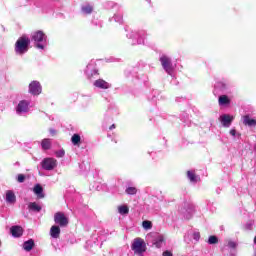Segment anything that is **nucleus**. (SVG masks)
<instances>
[{
  "label": "nucleus",
  "mask_w": 256,
  "mask_h": 256,
  "mask_svg": "<svg viewBox=\"0 0 256 256\" xmlns=\"http://www.w3.org/2000/svg\"><path fill=\"white\" fill-rule=\"evenodd\" d=\"M142 227H143V229H145V231H149V230L153 229V223L149 220H144L142 222Z\"/></svg>",
  "instance_id": "7c9ffc66"
},
{
  "label": "nucleus",
  "mask_w": 256,
  "mask_h": 256,
  "mask_svg": "<svg viewBox=\"0 0 256 256\" xmlns=\"http://www.w3.org/2000/svg\"><path fill=\"white\" fill-rule=\"evenodd\" d=\"M50 235L53 239H59V236L61 235V228L57 225H53L50 229Z\"/></svg>",
  "instance_id": "4be33fe9"
},
{
  "label": "nucleus",
  "mask_w": 256,
  "mask_h": 256,
  "mask_svg": "<svg viewBox=\"0 0 256 256\" xmlns=\"http://www.w3.org/2000/svg\"><path fill=\"white\" fill-rule=\"evenodd\" d=\"M35 247V240L29 239L23 243V249L24 251H31Z\"/></svg>",
  "instance_id": "a878e982"
},
{
  "label": "nucleus",
  "mask_w": 256,
  "mask_h": 256,
  "mask_svg": "<svg viewBox=\"0 0 256 256\" xmlns=\"http://www.w3.org/2000/svg\"><path fill=\"white\" fill-rule=\"evenodd\" d=\"M148 1V3H151V0H147Z\"/></svg>",
  "instance_id": "3c124183"
},
{
  "label": "nucleus",
  "mask_w": 256,
  "mask_h": 256,
  "mask_svg": "<svg viewBox=\"0 0 256 256\" xmlns=\"http://www.w3.org/2000/svg\"><path fill=\"white\" fill-rule=\"evenodd\" d=\"M33 193L36 195L37 199H45V193H43V186H41V184H36L33 187Z\"/></svg>",
  "instance_id": "6ab92c4d"
},
{
  "label": "nucleus",
  "mask_w": 256,
  "mask_h": 256,
  "mask_svg": "<svg viewBox=\"0 0 256 256\" xmlns=\"http://www.w3.org/2000/svg\"><path fill=\"white\" fill-rule=\"evenodd\" d=\"M39 1H41V0H38V1L36 2V6H37V7H43V4L40 3Z\"/></svg>",
  "instance_id": "a18cd8bd"
},
{
  "label": "nucleus",
  "mask_w": 256,
  "mask_h": 256,
  "mask_svg": "<svg viewBox=\"0 0 256 256\" xmlns=\"http://www.w3.org/2000/svg\"><path fill=\"white\" fill-rule=\"evenodd\" d=\"M231 89H233L231 83L227 82V80H220L215 83L213 93L214 95H218V91H220V93H227L230 95Z\"/></svg>",
  "instance_id": "423d86ee"
},
{
  "label": "nucleus",
  "mask_w": 256,
  "mask_h": 256,
  "mask_svg": "<svg viewBox=\"0 0 256 256\" xmlns=\"http://www.w3.org/2000/svg\"><path fill=\"white\" fill-rule=\"evenodd\" d=\"M217 243H219V238H217V236L215 235L209 236L208 245H217Z\"/></svg>",
  "instance_id": "72a5a7b5"
},
{
  "label": "nucleus",
  "mask_w": 256,
  "mask_h": 256,
  "mask_svg": "<svg viewBox=\"0 0 256 256\" xmlns=\"http://www.w3.org/2000/svg\"><path fill=\"white\" fill-rule=\"evenodd\" d=\"M119 115V109L115 106H110L108 110L106 111V117H117Z\"/></svg>",
  "instance_id": "5701e85b"
},
{
  "label": "nucleus",
  "mask_w": 256,
  "mask_h": 256,
  "mask_svg": "<svg viewBox=\"0 0 256 256\" xmlns=\"http://www.w3.org/2000/svg\"><path fill=\"white\" fill-rule=\"evenodd\" d=\"M125 193L127 195H137V188L130 186V187L126 188Z\"/></svg>",
  "instance_id": "f704fd0d"
},
{
  "label": "nucleus",
  "mask_w": 256,
  "mask_h": 256,
  "mask_svg": "<svg viewBox=\"0 0 256 256\" xmlns=\"http://www.w3.org/2000/svg\"><path fill=\"white\" fill-rule=\"evenodd\" d=\"M93 87H95V89H100L102 91H106L107 89H111V87H113V85L107 81H105L104 79H97L93 82Z\"/></svg>",
  "instance_id": "2eb2a0df"
},
{
  "label": "nucleus",
  "mask_w": 256,
  "mask_h": 256,
  "mask_svg": "<svg viewBox=\"0 0 256 256\" xmlns=\"http://www.w3.org/2000/svg\"><path fill=\"white\" fill-rule=\"evenodd\" d=\"M42 207L37 202H30L28 204V210L30 213H40Z\"/></svg>",
  "instance_id": "412c9836"
},
{
  "label": "nucleus",
  "mask_w": 256,
  "mask_h": 256,
  "mask_svg": "<svg viewBox=\"0 0 256 256\" xmlns=\"http://www.w3.org/2000/svg\"><path fill=\"white\" fill-rule=\"evenodd\" d=\"M126 37L130 39L131 45H145V40L147 39V31L145 30H138L133 31L125 28Z\"/></svg>",
  "instance_id": "f03ea898"
},
{
  "label": "nucleus",
  "mask_w": 256,
  "mask_h": 256,
  "mask_svg": "<svg viewBox=\"0 0 256 256\" xmlns=\"http://www.w3.org/2000/svg\"><path fill=\"white\" fill-rule=\"evenodd\" d=\"M28 93L33 97H39V95L43 93V86L41 85V82L37 80L31 81L28 85Z\"/></svg>",
  "instance_id": "6e6552de"
},
{
  "label": "nucleus",
  "mask_w": 256,
  "mask_h": 256,
  "mask_svg": "<svg viewBox=\"0 0 256 256\" xmlns=\"http://www.w3.org/2000/svg\"><path fill=\"white\" fill-rule=\"evenodd\" d=\"M187 178L189 179L190 183H197L200 179L193 170L187 171Z\"/></svg>",
  "instance_id": "b1692460"
},
{
  "label": "nucleus",
  "mask_w": 256,
  "mask_h": 256,
  "mask_svg": "<svg viewBox=\"0 0 256 256\" xmlns=\"http://www.w3.org/2000/svg\"><path fill=\"white\" fill-rule=\"evenodd\" d=\"M109 21H115L116 23H119L121 25V23H123V15L114 14V16L109 19Z\"/></svg>",
  "instance_id": "473e14b6"
},
{
  "label": "nucleus",
  "mask_w": 256,
  "mask_h": 256,
  "mask_svg": "<svg viewBox=\"0 0 256 256\" xmlns=\"http://www.w3.org/2000/svg\"><path fill=\"white\" fill-rule=\"evenodd\" d=\"M71 142L73 145H75L76 147H79V145H81V135H79L78 133L74 134L71 137Z\"/></svg>",
  "instance_id": "c85d7f7f"
},
{
  "label": "nucleus",
  "mask_w": 256,
  "mask_h": 256,
  "mask_svg": "<svg viewBox=\"0 0 256 256\" xmlns=\"http://www.w3.org/2000/svg\"><path fill=\"white\" fill-rule=\"evenodd\" d=\"M15 113L18 117H25L27 113L31 110V100L30 99H22L18 101L15 108Z\"/></svg>",
  "instance_id": "39448f33"
},
{
  "label": "nucleus",
  "mask_w": 256,
  "mask_h": 256,
  "mask_svg": "<svg viewBox=\"0 0 256 256\" xmlns=\"http://www.w3.org/2000/svg\"><path fill=\"white\" fill-rule=\"evenodd\" d=\"M5 201L8 205H15V203H17V196H15V192L12 190L6 191Z\"/></svg>",
  "instance_id": "a211bd4d"
},
{
  "label": "nucleus",
  "mask_w": 256,
  "mask_h": 256,
  "mask_svg": "<svg viewBox=\"0 0 256 256\" xmlns=\"http://www.w3.org/2000/svg\"><path fill=\"white\" fill-rule=\"evenodd\" d=\"M192 237H193L194 241L199 242V239H201V233L196 231L193 233Z\"/></svg>",
  "instance_id": "ea45409f"
},
{
  "label": "nucleus",
  "mask_w": 256,
  "mask_h": 256,
  "mask_svg": "<svg viewBox=\"0 0 256 256\" xmlns=\"http://www.w3.org/2000/svg\"><path fill=\"white\" fill-rule=\"evenodd\" d=\"M159 62L167 75H170V77H175V65H173V59H171L169 55L161 54L159 57Z\"/></svg>",
  "instance_id": "20e7f679"
},
{
  "label": "nucleus",
  "mask_w": 256,
  "mask_h": 256,
  "mask_svg": "<svg viewBox=\"0 0 256 256\" xmlns=\"http://www.w3.org/2000/svg\"><path fill=\"white\" fill-rule=\"evenodd\" d=\"M230 135H231L232 137H235V136L237 135V130L231 129V130H230Z\"/></svg>",
  "instance_id": "c03bdc74"
},
{
  "label": "nucleus",
  "mask_w": 256,
  "mask_h": 256,
  "mask_svg": "<svg viewBox=\"0 0 256 256\" xmlns=\"http://www.w3.org/2000/svg\"><path fill=\"white\" fill-rule=\"evenodd\" d=\"M41 167L44 171H53L57 167V159L47 157L41 161Z\"/></svg>",
  "instance_id": "f8f14e48"
},
{
  "label": "nucleus",
  "mask_w": 256,
  "mask_h": 256,
  "mask_svg": "<svg viewBox=\"0 0 256 256\" xmlns=\"http://www.w3.org/2000/svg\"><path fill=\"white\" fill-rule=\"evenodd\" d=\"M30 45L31 39H29V37L22 36L18 38L14 46V51L16 55L23 56L25 55V53H28Z\"/></svg>",
  "instance_id": "7ed1b4c3"
},
{
  "label": "nucleus",
  "mask_w": 256,
  "mask_h": 256,
  "mask_svg": "<svg viewBox=\"0 0 256 256\" xmlns=\"http://www.w3.org/2000/svg\"><path fill=\"white\" fill-rule=\"evenodd\" d=\"M49 133H50V135H52V136L57 135V130L51 128V129L49 130Z\"/></svg>",
  "instance_id": "37998d69"
},
{
  "label": "nucleus",
  "mask_w": 256,
  "mask_h": 256,
  "mask_svg": "<svg viewBox=\"0 0 256 256\" xmlns=\"http://www.w3.org/2000/svg\"><path fill=\"white\" fill-rule=\"evenodd\" d=\"M32 41L34 47L38 49V51H47V48L49 47V37H47V34H45L43 30L33 32Z\"/></svg>",
  "instance_id": "f257e3e1"
},
{
  "label": "nucleus",
  "mask_w": 256,
  "mask_h": 256,
  "mask_svg": "<svg viewBox=\"0 0 256 256\" xmlns=\"http://www.w3.org/2000/svg\"><path fill=\"white\" fill-rule=\"evenodd\" d=\"M55 156H56L58 159H61V158L65 157V150L60 149V150L56 151V152H55Z\"/></svg>",
  "instance_id": "e433bc0d"
},
{
  "label": "nucleus",
  "mask_w": 256,
  "mask_h": 256,
  "mask_svg": "<svg viewBox=\"0 0 256 256\" xmlns=\"http://www.w3.org/2000/svg\"><path fill=\"white\" fill-rule=\"evenodd\" d=\"M110 131H113V129H115V124H112L110 127H109Z\"/></svg>",
  "instance_id": "de8ad7c7"
},
{
  "label": "nucleus",
  "mask_w": 256,
  "mask_h": 256,
  "mask_svg": "<svg viewBox=\"0 0 256 256\" xmlns=\"http://www.w3.org/2000/svg\"><path fill=\"white\" fill-rule=\"evenodd\" d=\"M54 223L59 225V227H67L69 225V219L65 217L63 212H56L54 214Z\"/></svg>",
  "instance_id": "ddd939ff"
},
{
  "label": "nucleus",
  "mask_w": 256,
  "mask_h": 256,
  "mask_svg": "<svg viewBox=\"0 0 256 256\" xmlns=\"http://www.w3.org/2000/svg\"><path fill=\"white\" fill-rule=\"evenodd\" d=\"M242 121L243 125H245L246 127H256V120L251 118V116L249 115L243 116Z\"/></svg>",
  "instance_id": "aec40b11"
},
{
  "label": "nucleus",
  "mask_w": 256,
  "mask_h": 256,
  "mask_svg": "<svg viewBox=\"0 0 256 256\" xmlns=\"http://www.w3.org/2000/svg\"><path fill=\"white\" fill-rule=\"evenodd\" d=\"M138 79L140 81H142V83H148L149 82V76H147L146 74H140L138 76Z\"/></svg>",
  "instance_id": "c9c22d12"
},
{
  "label": "nucleus",
  "mask_w": 256,
  "mask_h": 256,
  "mask_svg": "<svg viewBox=\"0 0 256 256\" xmlns=\"http://www.w3.org/2000/svg\"><path fill=\"white\" fill-rule=\"evenodd\" d=\"M49 119H53V116H48Z\"/></svg>",
  "instance_id": "8fccbe9b"
},
{
  "label": "nucleus",
  "mask_w": 256,
  "mask_h": 256,
  "mask_svg": "<svg viewBox=\"0 0 256 256\" xmlns=\"http://www.w3.org/2000/svg\"><path fill=\"white\" fill-rule=\"evenodd\" d=\"M51 145H52V142H51V139L49 138H45L41 141V147L43 151H49V149H51Z\"/></svg>",
  "instance_id": "bb28decb"
},
{
  "label": "nucleus",
  "mask_w": 256,
  "mask_h": 256,
  "mask_svg": "<svg viewBox=\"0 0 256 256\" xmlns=\"http://www.w3.org/2000/svg\"><path fill=\"white\" fill-rule=\"evenodd\" d=\"M162 256H173V253L169 250L163 252Z\"/></svg>",
  "instance_id": "79ce46f5"
},
{
  "label": "nucleus",
  "mask_w": 256,
  "mask_h": 256,
  "mask_svg": "<svg viewBox=\"0 0 256 256\" xmlns=\"http://www.w3.org/2000/svg\"><path fill=\"white\" fill-rule=\"evenodd\" d=\"M231 256H233V255H231Z\"/></svg>",
  "instance_id": "603ef678"
},
{
  "label": "nucleus",
  "mask_w": 256,
  "mask_h": 256,
  "mask_svg": "<svg viewBox=\"0 0 256 256\" xmlns=\"http://www.w3.org/2000/svg\"><path fill=\"white\" fill-rule=\"evenodd\" d=\"M92 25H94V27H103L102 22L99 20H92Z\"/></svg>",
  "instance_id": "a19ab883"
},
{
  "label": "nucleus",
  "mask_w": 256,
  "mask_h": 256,
  "mask_svg": "<svg viewBox=\"0 0 256 256\" xmlns=\"http://www.w3.org/2000/svg\"><path fill=\"white\" fill-rule=\"evenodd\" d=\"M227 247H228L229 249L235 250V249H237V242L230 240V241H228Z\"/></svg>",
  "instance_id": "4c0bfd02"
},
{
  "label": "nucleus",
  "mask_w": 256,
  "mask_h": 256,
  "mask_svg": "<svg viewBox=\"0 0 256 256\" xmlns=\"http://www.w3.org/2000/svg\"><path fill=\"white\" fill-rule=\"evenodd\" d=\"M12 237H21L23 235V230L20 226H12L11 229Z\"/></svg>",
  "instance_id": "393cba45"
},
{
  "label": "nucleus",
  "mask_w": 256,
  "mask_h": 256,
  "mask_svg": "<svg viewBox=\"0 0 256 256\" xmlns=\"http://www.w3.org/2000/svg\"><path fill=\"white\" fill-rule=\"evenodd\" d=\"M218 119H219L222 127H225L226 129H228V127H231V124L235 120V117L231 114H222L219 116Z\"/></svg>",
  "instance_id": "4468645a"
},
{
  "label": "nucleus",
  "mask_w": 256,
  "mask_h": 256,
  "mask_svg": "<svg viewBox=\"0 0 256 256\" xmlns=\"http://www.w3.org/2000/svg\"><path fill=\"white\" fill-rule=\"evenodd\" d=\"M118 213L120 215H129V206L127 205L118 206Z\"/></svg>",
  "instance_id": "c756f323"
},
{
  "label": "nucleus",
  "mask_w": 256,
  "mask_h": 256,
  "mask_svg": "<svg viewBox=\"0 0 256 256\" xmlns=\"http://www.w3.org/2000/svg\"><path fill=\"white\" fill-rule=\"evenodd\" d=\"M25 179H26V177L24 174H18V176H17L18 183H25Z\"/></svg>",
  "instance_id": "58836bf2"
},
{
  "label": "nucleus",
  "mask_w": 256,
  "mask_h": 256,
  "mask_svg": "<svg viewBox=\"0 0 256 256\" xmlns=\"http://www.w3.org/2000/svg\"><path fill=\"white\" fill-rule=\"evenodd\" d=\"M146 239H152V244L155 245L157 249H161V247H163V243L165 242V238L163 237V235H159L155 232L148 234L146 236Z\"/></svg>",
  "instance_id": "9b49d317"
},
{
  "label": "nucleus",
  "mask_w": 256,
  "mask_h": 256,
  "mask_svg": "<svg viewBox=\"0 0 256 256\" xmlns=\"http://www.w3.org/2000/svg\"><path fill=\"white\" fill-rule=\"evenodd\" d=\"M185 207V212H184V217L185 219H190L193 217V213H195V206L191 203H184Z\"/></svg>",
  "instance_id": "dca6fc26"
},
{
  "label": "nucleus",
  "mask_w": 256,
  "mask_h": 256,
  "mask_svg": "<svg viewBox=\"0 0 256 256\" xmlns=\"http://www.w3.org/2000/svg\"><path fill=\"white\" fill-rule=\"evenodd\" d=\"M81 97H86V99H91V96L90 95H81Z\"/></svg>",
  "instance_id": "49530a36"
},
{
  "label": "nucleus",
  "mask_w": 256,
  "mask_h": 256,
  "mask_svg": "<svg viewBox=\"0 0 256 256\" xmlns=\"http://www.w3.org/2000/svg\"><path fill=\"white\" fill-rule=\"evenodd\" d=\"M162 142L164 143V145H167V139L163 138Z\"/></svg>",
  "instance_id": "09e8293b"
},
{
  "label": "nucleus",
  "mask_w": 256,
  "mask_h": 256,
  "mask_svg": "<svg viewBox=\"0 0 256 256\" xmlns=\"http://www.w3.org/2000/svg\"><path fill=\"white\" fill-rule=\"evenodd\" d=\"M219 107H229L231 105V98L227 94H222L218 97Z\"/></svg>",
  "instance_id": "f3484780"
},
{
  "label": "nucleus",
  "mask_w": 256,
  "mask_h": 256,
  "mask_svg": "<svg viewBox=\"0 0 256 256\" xmlns=\"http://www.w3.org/2000/svg\"><path fill=\"white\" fill-rule=\"evenodd\" d=\"M85 75L88 79H93V77H97L99 75V70H97V63L91 60L85 69Z\"/></svg>",
  "instance_id": "9d476101"
},
{
  "label": "nucleus",
  "mask_w": 256,
  "mask_h": 256,
  "mask_svg": "<svg viewBox=\"0 0 256 256\" xmlns=\"http://www.w3.org/2000/svg\"><path fill=\"white\" fill-rule=\"evenodd\" d=\"M131 249L135 255H143L147 251V244L142 238H136L131 245Z\"/></svg>",
  "instance_id": "0eeeda50"
},
{
  "label": "nucleus",
  "mask_w": 256,
  "mask_h": 256,
  "mask_svg": "<svg viewBox=\"0 0 256 256\" xmlns=\"http://www.w3.org/2000/svg\"><path fill=\"white\" fill-rule=\"evenodd\" d=\"M95 11V4L93 2H83L80 5V14L82 17H89V15H93Z\"/></svg>",
  "instance_id": "1a4fd4ad"
},
{
  "label": "nucleus",
  "mask_w": 256,
  "mask_h": 256,
  "mask_svg": "<svg viewBox=\"0 0 256 256\" xmlns=\"http://www.w3.org/2000/svg\"><path fill=\"white\" fill-rule=\"evenodd\" d=\"M105 9H119V4L113 2V1H108L104 4Z\"/></svg>",
  "instance_id": "2f4dec72"
},
{
  "label": "nucleus",
  "mask_w": 256,
  "mask_h": 256,
  "mask_svg": "<svg viewBox=\"0 0 256 256\" xmlns=\"http://www.w3.org/2000/svg\"><path fill=\"white\" fill-rule=\"evenodd\" d=\"M160 92L159 90H153L151 95L148 96L149 101H152V103H157V99H159Z\"/></svg>",
  "instance_id": "cd10ccee"
}]
</instances>
